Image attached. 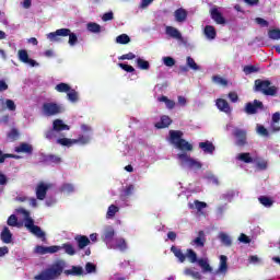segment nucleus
Wrapping results in <instances>:
<instances>
[{
    "instance_id": "nucleus-35",
    "label": "nucleus",
    "mask_w": 280,
    "mask_h": 280,
    "mask_svg": "<svg viewBox=\"0 0 280 280\" xmlns=\"http://www.w3.org/2000/svg\"><path fill=\"white\" fill-rule=\"evenodd\" d=\"M55 91L58 93H69L71 91V85L67 83H59L55 86Z\"/></svg>"
},
{
    "instance_id": "nucleus-30",
    "label": "nucleus",
    "mask_w": 280,
    "mask_h": 280,
    "mask_svg": "<svg viewBox=\"0 0 280 280\" xmlns=\"http://www.w3.org/2000/svg\"><path fill=\"white\" fill-rule=\"evenodd\" d=\"M186 258L188 259V261H190V264H198V254L195 253L194 249L188 248L186 250Z\"/></svg>"
},
{
    "instance_id": "nucleus-17",
    "label": "nucleus",
    "mask_w": 280,
    "mask_h": 280,
    "mask_svg": "<svg viewBox=\"0 0 280 280\" xmlns=\"http://www.w3.org/2000/svg\"><path fill=\"white\" fill-rule=\"evenodd\" d=\"M74 241L77 242L80 250H84V248L91 244V240L86 235H77Z\"/></svg>"
},
{
    "instance_id": "nucleus-14",
    "label": "nucleus",
    "mask_w": 280,
    "mask_h": 280,
    "mask_svg": "<svg viewBox=\"0 0 280 280\" xmlns=\"http://www.w3.org/2000/svg\"><path fill=\"white\" fill-rule=\"evenodd\" d=\"M205 244H207L205 231H199L198 236L190 242V245L196 246V248H205Z\"/></svg>"
},
{
    "instance_id": "nucleus-5",
    "label": "nucleus",
    "mask_w": 280,
    "mask_h": 280,
    "mask_svg": "<svg viewBox=\"0 0 280 280\" xmlns=\"http://www.w3.org/2000/svg\"><path fill=\"white\" fill-rule=\"evenodd\" d=\"M58 36H69L68 43L71 47L78 44V35H75V33H71V30L69 28H59L56 32L49 33L47 38L54 42L58 40Z\"/></svg>"
},
{
    "instance_id": "nucleus-62",
    "label": "nucleus",
    "mask_w": 280,
    "mask_h": 280,
    "mask_svg": "<svg viewBox=\"0 0 280 280\" xmlns=\"http://www.w3.org/2000/svg\"><path fill=\"white\" fill-rule=\"evenodd\" d=\"M195 209H197V211H202V209H207V202L195 200Z\"/></svg>"
},
{
    "instance_id": "nucleus-63",
    "label": "nucleus",
    "mask_w": 280,
    "mask_h": 280,
    "mask_svg": "<svg viewBox=\"0 0 280 280\" xmlns=\"http://www.w3.org/2000/svg\"><path fill=\"white\" fill-rule=\"evenodd\" d=\"M238 242H241L242 244H250V237H248V235L242 233L238 237Z\"/></svg>"
},
{
    "instance_id": "nucleus-51",
    "label": "nucleus",
    "mask_w": 280,
    "mask_h": 280,
    "mask_svg": "<svg viewBox=\"0 0 280 280\" xmlns=\"http://www.w3.org/2000/svg\"><path fill=\"white\" fill-rule=\"evenodd\" d=\"M8 226H19V218L15 214H11L7 220Z\"/></svg>"
},
{
    "instance_id": "nucleus-42",
    "label": "nucleus",
    "mask_w": 280,
    "mask_h": 280,
    "mask_svg": "<svg viewBox=\"0 0 280 280\" xmlns=\"http://www.w3.org/2000/svg\"><path fill=\"white\" fill-rule=\"evenodd\" d=\"M185 275H188V277H192L195 280H202V275H200L199 271H194V269H186Z\"/></svg>"
},
{
    "instance_id": "nucleus-31",
    "label": "nucleus",
    "mask_w": 280,
    "mask_h": 280,
    "mask_svg": "<svg viewBox=\"0 0 280 280\" xmlns=\"http://www.w3.org/2000/svg\"><path fill=\"white\" fill-rule=\"evenodd\" d=\"M138 69H141L142 71H148L150 69V61L142 59L139 57L136 60Z\"/></svg>"
},
{
    "instance_id": "nucleus-48",
    "label": "nucleus",
    "mask_w": 280,
    "mask_h": 280,
    "mask_svg": "<svg viewBox=\"0 0 280 280\" xmlns=\"http://www.w3.org/2000/svg\"><path fill=\"white\" fill-rule=\"evenodd\" d=\"M46 163H62V159H60V156L58 155H54V154H49L46 156L45 159Z\"/></svg>"
},
{
    "instance_id": "nucleus-3",
    "label": "nucleus",
    "mask_w": 280,
    "mask_h": 280,
    "mask_svg": "<svg viewBox=\"0 0 280 280\" xmlns=\"http://www.w3.org/2000/svg\"><path fill=\"white\" fill-rule=\"evenodd\" d=\"M18 213H22L24 215V226L36 237H39L45 242V232L40 229V226L34 224V219L30 217V211L25 210V208L16 209Z\"/></svg>"
},
{
    "instance_id": "nucleus-58",
    "label": "nucleus",
    "mask_w": 280,
    "mask_h": 280,
    "mask_svg": "<svg viewBox=\"0 0 280 280\" xmlns=\"http://www.w3.org/2000/svg\"><path fill=\"white\" fill-rule=\"evenodd\" d=\"M163 62L165 67H174V65H176V60L172 57H164Z\"/></svg>"
},
{
    "instance_id": "nucleus-38",
    "label": "nucleus",
    "mask_w": 280,
    "mask_h": 280,
    "mask_svg": "<svg viewBox=\"0 0 280 280\" xmlns=\"http://www.w3.org/2000/svg\"><path fill=\"white\" fill-rule=\"evenodd\" d=\"M84 269L82 267H75L73 266L71 270H66L65 275H73L74 277H80V275H83Z\"/></svg>"
},
{
    "instance_id": "nucleus-27",
    "label": "nucleus",
    "mask_w": 280,
    "mask_h": 280,
    "mask_svg": "<svg viewBox=\"0 0 280 280\" xmlns=\"http://www.w3.org/2000/svg\"><path fill=\"white\" fill-rule=\"evenodd\" d=\"M158 102H163L168 110H174L176 107V102L174 100H170L165 95L158 97Z\"/></svg>"
},
{
    "instance_id": "nucleus-52",
    "label": "nucleus",
    "mask_w": 280,
    "mask_h": 280,
    "mask_svg": "<svg viewBox=\"0 0 280 280\" xmlns=\"http://www.w3.org/2000/svg\"><path fill=\"white\" fill-rule=\"evenodd\" d=\"M213 82H215V84H221V86H228L229 85V81H226V79H223L220 75H214L212 77Z\"/></svg>"
},
{
    "instance_id": "nucleus-47",
    "label": "nucleus",
    "mask_w": 280,
    "mask_h": 280,
    "mask_svg": "<svg viewBox=\"0 0 280 280\" xmlns=\"http://www.w3.org/2000/svg\"><path fill=\"white\" fill-rule=\"evenodd\" d=\"M269 38L271 40H280V30L279 28H273L268 32Z\"/></svg>"
},
{
    "instance_id": "nucleus-24",
    "label": "nucleus",
    "mask_w": 280,
    "mask_h": 280,
    "mask_svg": "<svg viewBox=\"0 0 280 280\" xmlns=\"http://www.w3.org/2000/svg\"><path fill=\"white\" fill-rule=\"evenodd\" d=\"M170 126H172V118L165 115L162 116L161 120L155 124V128H158V130H162L163 128H170Z\"/></svg>"
},
{
    "instance_id": "nucleus-60",
    "label": "nucleus",
    "mask_w": 280,
    "mask_h": 280,
    "mask_svg": "<svg viewBox=\"0 0 280 280\" xmlns=\"http://www.w3.org/2000/svg\"><path fill=\"white\" fill-rule=\"evenodd\" d=\"M85 270L89 275H91L92 272H96L97 267L93 262H86Z\"/></svg>"
},
{
    "instance_id": "nucleus-9",
    "label": "nucleus",
    "mask_w": 280,
    "mask_h": 280,
    "mask_svg": "<svg viewBox=\"0 0 280 280\" xmlns=\"http://www.w3.org/2000/svg\"><path fill=\"white\" fill-rule=\"evenodd\" d=\"M58 250H62V247L60 245H52V246H43V245H37L35 247V253L37 255H54L58 253Z\"/></svg>"
},
{
    "instance_id": "nucleus-15",
    "label": "nucleus",
    "mask_w": 280,
    "mask_h": 280,
    "mask_svg": "<svg viewBox=\"0 0 280 280\" xmlns=\"http://www.w3.org/2000/svg\"><path fill=\"white\" fill-rule=\"evenodd\" d=\"M229 258L224 255L220 256V265L219 268L215 271V275H226L229 272Z\"/></svg>"
},
{
    "instance_id": "nucleus-34",
    "label": "nucleus",
    "mask_w": 280,
    "mask_h": 280,
    "mask_svg": "<svg viewBox=\"0 0 280 280\" xmlns=\"http://www.w3.org/2000/svg\"><path fill=\"white\" fill-rule=\"evenodd\" d=\"M238 161H242L243 163H254L255 159L250 156V153L245 152V153H240L237 156Z\"/></svg>"
},
{
    "instance_id": "nucleus-16",
    "label": "nucleus",
    "mask_w": 280,
    "mask_h": 280,
    "mask_svg": "<svg viewBox=\"0 0 280 280\" xmlns=\"http://www.w3.org/2000/svg\"><path fill=\"white\" fill-rule=\"evenodd\" d=\"M188 12L186 9L178 8L177 10L174 11V19L176 23H185L187 21Z\"/></svg>"
},
{
    "instance_id": "nucleus-37",
    "label": "nucleus",
    "mask_w": 280,
    "mask_h": 280,
    "mask_svg": "<svg viewBox=\"0 0 280 280\" xmlns=\"http://www.w3.org/2000/svg\"><path fill=\"white\" fill-rule=\"evenodd\" d=\"M44 137H45V139H48V141H51V139H57L58 138V132L52 127V128H50V129H48L44 132Z\"/></svg>"
},
{
    "instance_id": "nucleus-54",
    "label": "nucleus",
    "mask_w": 280,
    "mask_h": 280,
    "mask_svg": "<svg viewBox=\"0 0 280 280\" xmlns=\"http://www.w3.org/2000/svg\"><path fill=\"white\" fill-rule=\"evenodd\" d=\"M116 246L120 250H127V248H128V244L126 243V240H124V238H118L116 241Z\"/></svg>"
},
{
    "instance_id": "nucleus-10",
    "label": "nucleus",
    "mask_w": 280,
    "mask_h": 280,
    "mask_svg": "<svg viewBox=\"0 0 280 280\" xmlns=\"http://www.w3.org/2000/svg\"><path fill=\"white\" fill-rule=\"evenodd\" d=\"M50 187L51 184H45L44 182H40L35 189L37 200H45V198H47V191H49Z\"/></svg>"
},
{
    "instance_id": "nucleus-56",
    "label": "nucleus",
    "mask_w": 280,
    "mask_h": 280,
    "mask_svg": "<svg viewBox=\"0 0 280 280\" xmlns=\"http://www.w3.org/2000/svg\"><path fill=\"white\" fill-rule=\"evenodd\" d=\"M61 191L66 194H73V191H75V188L72 186V184H63L61 186Z\"/></svg>"
},
{
    "instance_id": "nucleus-53",
    "label": "nucleus",
    "mask_w": 280,
    "mask_h": 280,
    "mask_svg": "<svg viewBox=\"0 0 280 280\" xmlns=\"http://www.w3.org/2000/svg\"><path fill=\"white\" fill-rule=\"evenodd\" d=\"M5 159H16V155L12 153H3V151L0 150V163H5Z\"/></svg>"
},
{
    "instance_id": "nucleus-18",
    "label": "nucleus",
    "mask_w": 280,
    "mask_h": 280,
    "mask_svg": "<svg viewBox=\"0 0 280 280\" xmlns=\"http://www.w3.org/2000/svg\"><path fill=\"white\" fill-rule=\"evenodd\" d=\"M166 35L171 38H175L176 40H183V34H180V31L174 26H166L165 28Z\"/></svg>"
},
{
    "instance_id": "nucleus-2",
    "label": "nucleus",
    "mask_w": 280,
    "mask_h": 280,
    "mask_svg": "<svg viewBox=\"0 0 280 280\" xmlns=\"http://www.w3.org/2000/svg\"><path fill=\"white\" fill-rule=\"evenodd\" d=\"M168 135L170 143L177 148V150H182V152H191V150H194V145L187 140L183 139V131L170 130Z\"/></svg>"
},
{
    "instance_id": "nucleus-11",
    "label": "nucleus",
    "mask_w": 280,
    "mask_h": 280,
    "mask_svg": "<svg viewBox=\"0 0 280 280\" xmlns=\"http://www.w3.org/2000/svg\"><path fill=\"white\" fill-rule=\"evenodd\" d=\"M18 58L20 62H23L24 65H30V67H38V62L34 59H30V54H27V50L20 49L18 51Z\"/></svg>"
},
{
    "instance_id": "nucleus-7",
    "label": "nucleus",
    "mask_w": 280,
    "mask_h": 280,
    "mask_svg": "<svg viewBox=\"0 0 280 280\" xmlns=\"http://www.w3.org/2000/svg\"><path fill=\"white\" fill-rule=\"evenodd\" d=\"M179 161L185 163L190 170H202V163L197 160H194L191 155L187 153H180L177 155Z\"/></svg>"
},
{
    "instance_id": "nucleus-25",
    "label": "nucleus",
    "mask_w": 280,
    "mask_h": 280,
    "mask_svg": "<svg viewBox=\"0 0 280 280\" xmlns=\"http://www.w3.org/2000/svg\"><path fill=\"white\" fill-rule=\"evenodd\" d=\"M171 252L180 261V264H185V261L187 259V254L183 253V249H180L176 246H172Z\"/></svg>"
},
{
    "instance_id": "nucleus-26",
    "label": "nucleus",
    "mask_w": 280,
    "mask_h": 280,
    "mask_svg": "<svg viewBox=\"0 0 280 280\" xmlns=\"http://www.w3.org/2000/svg\"><path fill=\"white\" fill-rule=\"evenodd\" d=\"M215 106L222 113H231V106L229 105V102H226V100H224V98H218Z\"/></svg>"
},
{
    "instance_id": "nucleus-1",
    "label": "nucleus",
    "mask_w": 280,
    "mask_h": 280,
    "mask_svg": "<svg viewBox=\"0 0 280 280\" xmlns=\"http://www.w3.org/2000/svg\"><path fill=\"white\" fill-rule=\"evenodd\" d=\"M65 272L63 260H57L49 268L43 270L39 275L34 276V280H56Z\"/></svg>"
},
{
    "instance_id": "nucleus-61",
    "label": "nucleus",
    "mask_w": 280,
    "mask_h": 280,
    "mask_svg": "<svg viewBox=\"0 0 280 280\" xmlns=\"http://www.w3.org/2000/svg\"><path fill=\"white\" fill-rule=\"evenodd\" d=\"M257 132H258V135H261V137H268V135H269L268 129H266V127H264V125L257 126Z\"/></svg>"
},
{
    "instance_id": "nucleus-49",
    "label": "nucleus",
    "mask_w": 280,
    "mask_h": 280,
    "mask_svg": "<svg viewBox=\"0 0 280 280\" xmlns=\"http://www.w3.org/2000/svg\"><path fill=\"white\" fill-rule=\"evenodd\" d=\"M75 143H80L81 145H86V143L91 142L90 136L80 135L78 139H74Z\"/></svg>"
},
{
    "instance_id": "nucleus-32",
    "label": "nucleus",
    "mask_w": 280,
    "mask_h": 280,
    "mask_svg": "<svg viewBox=\"0 0 280 280\" xmlns=\"http://www.w3.org/2000/svg\"><path fill=\"white\" fill-rule=\"evenodd\" d=\"M57 143L66 148H71V145H75V139L59 138L57 139Z\"/></svg>"
},
{
    "instance_id": "nucleus-64",
    "label": "nucleus",
    "mask_w": 280,
    "mask_h": 280,
    "mask_svg": "<svg viewBox=\"0 0 280 280\" xmlns=\"http://www.w3.org/2000/svg\"><path fill=\"white\" fill-rule=\"evenodd\" d=\"M114 14L112 11L107 12V13H104L103 16H102V21H113L114 19Z\"/></svg>"
},
{
    "instance_id": "nucleus-57",
    "label": "nucleus",
    "mask_w": 280,
    "mask_h": 280,
    "mask_svg": "<svg viewBox=\"0 0 280 280\" xmlns=\"http://www.w3.org/2000/svg\"><path fill=\"white\" fill-rule=\"evenodd\" d=\"M67 95L70 102H78V92L75 90H70Z\"/></svg>"
},
{
    "instance_id": "nucleus-22",
    "label": "nucleus",
    "mask_w": 280,
    "mask_h": 280,
    "mask_svg": "<svg viewBox=\"0 0 280 280\" xmlns=\"http://www.w3.org/2000/svg\"><path fill=\"white\" fill-rule=\"evenodd\" d=\"M52 128L58 133L62 132V130H71V127L69 125L65 124V121H62V119H55L52 121Z\"/></svg>"
},
{
    "instance_id": "nucleus-40",
    "label": "nucleus",
    "mask_w": 280,
    "mask_h": 280,
    "mask_svg": "<svg viewBox=\"0 0 280 280\" xmlns=\"http://www.w3.org/2000/svg\"><path fill=\"white\" fill-rule=\"evenodd\" d=\"M219 240H221V242L224 246H232L233 245V241H231V236H229L226 233H221L219 235Z\"/></svg>"
},
{
    "instance_id": "nucleus-8",
    "label": "nucleus",
    "mask_w": 280,
    "mask_h": 280,
    "mask_svg": "<svg viewBox=\"0 0 280 280\" xmlns=\"http://www.w3.org/2000/svg\"><path fill=\"white\" fill-rule=\"evenodd\" d=\"M259 110H264V103L259 100H254V102L245 104L244 112L246 115H257Z\"/></svg>"
},
{
    "instance_id": "nucleus-28",
    "label": "nucleus",
    "mask_w": 280,
    "mask_h": 280,
    "mask_svg": "<svg viewBox=\"0 0 280 280\" xmlns=\"http://www.w3.org/2000/svg\"><path fill=\"white\" fill-rule=\"evenodd\" d=\"M197 264L200 266L202 272H213V267L209 265V260L200 258Z\"/></svg>"
},
{
    "instance_id": "nucleus-59",
    "label": "nucleus",
    "mask_w": 280,
    "mask_h": 280,
    "mask_svg": "<svg viewBox=\"0 0 280 280\" xmlns=\"http://www.w3.org/2000/svg\"><path fill=\"white\" fill-rule=\"evenodd\" d=\"M137 58V55L133 52H128L125 55H121L118 59L119 60H135Z\"/></svg>"
},
{
    "instance_id": "nucleus-36",
    "label": "nucleus",
    "mask_w": 280,
    "mask_h": 280,
    "mask_svg": "<svg viewBox=\"0 0 280 280\" xmlns=\"http://www.w3.org/2000/svg\"><path fill=\"white\" fill-rule=\"evenodd\" d=\"M60 248H63L65 253L67 255H70L71 257H73V255H75V248L73 247V245L71 243H65V244H62V246H60Z\"/></svg>"
},
{
    "instance_id": "nucleus-13",
    "label": "nucleus",
    "mask_w": 280,
    "mask_h": 280,
    "mask_svg": "<svg viewBox=\"0 0 280 280\" xmlns=\"http://www.w3.org/2000/svg\"><path fill=\"white\" fill-rule=\"evenodd\" d=\"M234 137L236 139V145H238V148H244V145L248 143V141L246 140V130L244 129L234 130Z\"/></svg>"
},
{
    "instance_id": "nucleus-20",
    "label": "nucleus",
    "mask_w": 280,
    "mask_h": 280,
    "mask_svg": "<svg viewBox=\"0 0 280 280\" xmlns=\"http://www.w3.org/2000/svg\"><path fill=\"white\" fill-rule=\"evenodd\" d=\"M15 152H18V154H32L34 148L27 142H22L19 147H15Z\"/></svg>"
},
{
    "instance_id": "nucleus-43",
    "label": "nucleus",
    "mask_w": 280,
    "mask_h": 280,
    "mask_svg": "<svg viewBox=\"0 0 280 280\" xmlns=\"http://www.w3.org/2000/svg\"><path fill=\"white\" fill-rule=\"evenodd\" d=\"M258 200L260 205H262V207H271L272 205H275V201H272L270 197L260 196Z\"/></svg>"
},
{
    "instance_id": "nucleus-23",
    "label": "nucleus",
    "mask_w": 280,
    "mask_h": 280,
    "mask_svg": "<svg viewBox=\"0 0 280 280\" xmlns=\"http://www.w3.org/2000/svg\"><path fill=\"white\" fill-rule=\"evenodd\" d=\"M0 240L3 244H12V232H10L9 226H4L1 234Z\"/></svg>"
},
{
    "instance_id": "nucleus-41",
    "label": "nucleus",
    "mask_w": 280,
    "mask_h": 280,
    "mask_svg": "<svg viewBox=\"0 0 280 280\" xmlns=\"http://www.w3.org/2000/svg\"><path fill=\"white\" fill-rule=\"evenodd\" d=\"M113 237H115V230H113V228L107 229L104 232V242H106V244H108V242H113Z\"/></svg>"
},
{
    "instance_id": "nucleus-6",
    "label": "nucleus",
    "mask_w": 280,
    "mask_h": 280,
    "mask_svg": "<svg viewBox=\"0 0 280 280\" xmlns=\"http://www.w3.org/2000/svg\"><path fill=\"white\" fill-rule=\"evenodd\" d=\"M42 110L46 117H54L56 115H60L63 108L57 103H44L42 106Z\"/></svg>"
},
{
    "instance_id": "nucleus-55",
    "label": "nucleus",
    "mask_w": 280,
    "mask_h": 280,
    "mask_svg": "<svg viewBox=\"0 0 280 280\" xmlns=\"http://www.w3.org/2000/svg\"><path fill=\"white\" fill-rule=\"evenodd\" d=\"M118 67L126 71L127 73H135V67L127 65V63H118Z\"/></svg>"
},
{
    "instance_id": "nucleus-44",
    "label": "nucleus",
    "mask_w": 280,
    "mask_h": 280,
    "mask_svg": "<svg viewBox=\"0 0 280 280\" xmlns=\"http://www.w3.org/2000/svg\"><path fill=\"white\" fill-rule=\"evenodd\" d=\"M116 43H118V45H128V43H130V36L121 34L116 37Z\"/></svg>"
},
{
    "instance_id": "nucleus-21",
    "label": "nucleus",
    "mask_w": 280,
    "mask_h": 280,
    "mask_svg": "<svg viewBox=\"0 0 280 280\" xmlns=\"http://www.w3.org/2000/svg\"><path fill=\"white\" fill-rule=\"evenodd\" d=\"M203 34L208 40H215V37L218 36V32L213 25H206L203 28Z\"/></svg>"
},
{
    "instance_id": "nucleus-19",
    "label": "nucleus",
    "mask_w": 280,
    "mask_h": 280,
    "mask_svg": "<svg viewBox=\"0 0 280 280\" xmlns=\"http://www.w3.org/2000/svg\"><path fill=\"white\" fill-rule=\"evenodd\" d=\"M199 148L205 154H213L215 152V145L211 141L199 142Z\"/></svg>"
},
{
    "instance_id": "nucleus-39",
    "label": "nucleus",
    "mask_w": 280,
    "mask_h": 280,
    "mask_svg": "<svg viewBox=\"0 0 280 280\" xmlns=\"http://www.w3.org/2000/svg\"><path fill=\"white\" fill-rule=\"evenodd\" d=\"M117 213H119V207L115 206V205H110L107 209V213H106V218L108 220H110V218H113L114 215H116Z\"/></svg>"
},
{
    "instance_id": "nucleus-50",
    "label": "nucleus",
    "mask_w": 280,
    "mask_h": 280,
    "mask_svg": "<svg viewBox=\"0 0 280 280\" xmlns=\"http://www.w3.org/2000/svg\"><path fill=\"white\" fill-rule=\"evenodd\" d=\"M245 75H250V73H257L259 71V68L249 65V66H245L243 69Z\"/></svg>"
},
{
    "instance_id": "nucleus-12",
    "label": "nucleus",
    "mask_w": 280,
    "mask_h": 280,
    "mask_svg": "<svg viewBox=\"0 0 280 280\" xmlns=\"http://www.w3.org/2000/svg\"><path fill=\"white\" fill-rule=\"evenodd\" d=\"M210 16L217 25H225L226 24V19H224V15H222V12L218 9V7H212L210 9Z\"/></svg>"
},
{
    "instance_id": "nucleus-29",
    "label": "nucleus",
    "mask_w": 280,
    "mask_h": 280,
    "mask_svg": "<svg viewBox=\"0 0 280 280\" xmlns=\"http://www.w3.org/2000/svg\"><path fill=\"white\" fill-rule=\"evenodd\" d=\"M86 30H88V32H91L92 34H100L102 32V25H100L95 22H90L86 24Z\"/></svg>"
},
{
    "instance_id": "nucleus-33",
    "label": "nucleus",
    "mask_w": 280,
    "mask_h": 280,
    "mask_svg": "<svg viewBox=\"0 0 280 280\" xmlns=\"http://www.w3.org/2000/svg\"><path fill=\"white\" fill-rule=\"evenodd\" d=\"M19 137H21V133L19 132V129H16V128H12L7 133V139H9V141H18Z\"/></svg>"
},
{
    "instance_id": "nucleus-4",
    "label": "nucleus",
    "mask_w": 280,
    "mask_h": 280,
    "mask_svg": "<svg viewBox=\"0 0 280 280\" xmlns=\"http://www.w3.org/2000/svg\"><path fill=\"white\" fill-rule=\"evenodd\" d=\"M254 91L256 93H262V95H267L270 97H275L277 95V86L272 85L270 80H261L257 79L254 82Z\"/></svg>"
},
{
    "instance_id": "nucleus-45",
    "label": "nucleus",
    "mask_w": 280,
    "mask_h": 280,
    "mask_svg": "<svg viewBox=\"0 0 280 280\" xmlns=\"http://www.w3.org/2000/svg\"><path fill=\"white\" fill-rule=\"evenodd\" d=\"M186 65L189 67V69H192V71H198V69H200L198 63H196V60H194L191 57H187Z\"/></svg>"
},
{
    "instance_id": "nucleus-46",
    "label": "nucleus",
    "mask_w": 280,
    "mask_h": 280,
    "mask_svg": "<svg viewBox=\"0 0 280 280\" xmlns=\"http://www.w3.org/2000/svg\"><path fill=\"white\" fill-rule=\"evenodd\" d=\"M254 163H256V167L258 170H268V162H266L265 160H261V159H255L254 160Z\"/></svg>"
}]
</instances>
